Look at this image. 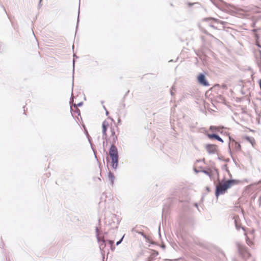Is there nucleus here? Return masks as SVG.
Instances as JSON below:
<instances>
[{
  "instance_id": "7c9ffc66",
  "label": "nucleus",
  "mask_w": 261,
  "mask_h": 261,
  "mask_svg": "<svg viewBox=\"0 0 261 261\" xmlns=\"http://www.w3.org/2000/svg\"><path fill=\"white\" fill-rule=\"evenodd\" d=\"M124 236H125V234H124V235L121 237V238L119 241H118L116 242V245L117 246H118L119 245H120V244L122 243V241H123V239H124Z\"/></svg>"
},
{
  "instance_id": "6e6d98bb",
  "label": "nucleus",
  "mask_w": 261,
  "mask_h": 261,
  "mask_svg": "<svg viewBox=\"0 0 261 261\" xmlns=\"http://www.w3.org/2000/svg\"><path fill=\"white\" fill-rule=\"evenodd\" d=\"M148 261H153V258L151 257H148Z\"/></svg>"
},
{
  "instance_id": "a18cd8bd",
  "label": "nucleus",
  "mask_w": 261,
  "mask_h": 261,
  "mask_svg": "<svg viewBox=\"0 0 261 261\" xmlns=\"http://www.w3.org/2000/svg\"><path fill=\"white\" fill-rule=\"evenodd\" d=\"M218 159L220 161H223L224 160V159H223V156H218Z\"/></svg>"
},
{
  "instance_id": "c756f323",
  "label": "nucleus",
  "mask_w": 261,
  "mask_h": 261,
  "mask_svg": "<svg viewBox=\"0 0 261 261\" xmlns=\"http://www.w3.org/2000/svg\"><path fill=\"white\" fill-rule=\"evenodd\" d=\"M139 234H140L144 238L146 239L147 242H149V238L144 234L143 232H139Z\"/></svg>"
},
{
  "instance_id": "0eeeda50",
  "label": "nucleus",
  "mask_w": 261,
  "mask_h": 261,
  "mask_svg": "<svg viewBox=\"0 0 261 261\" xmlns=\"http://www.w3.org/2000/svg\"><path fill=\"white\" fill-rule=\"evenodd\" d=\"M229 139L230 141L232 142V146L234 148V150L236 151H240L241 150V144L236 141L233 139H232L230 136L229 137Z\"/></svg>"
},
{
  "instance_id": "6e6552de",
  "label": "nucleus",
  "mask_w": 261,
  "mask_h": 261,
  "mask_svg": "<svg viewBox=\"0 0 261 261\" xmlns=\"http://www.w3.org/2000/svg\"><path fill=\"white\" fill-rule=\"evenodd\" d=\"M206 136L207 138L211 140H216L222 143L224 142L223 140L217 134H207Z\"/></svg>"
},
{
  "instance_id": "39448f33",
  "label": "nucleus",
  "mask_w": 261,
  "mask_h": 261,
  "mask_svg": "<svg viewBox=\"0 0 261 261\" xmlns=\"http://www.w3.org/2000/svg\"><path fill=\"white\" fill-rule=\"evenodd\" d=\"M205 149L209 154H214L218 151V146L213 144H207Z\"/></svg>"
},
{
  "instance_id": "c03bdc74",
  "label": "nucleus",
  "mask_w": 261,
  "mask_h": 261,
  "mask_svg": "<svg viewBox=\"0 0 261 261\" xmlns=\"http://www.w3.org/2000/svg\"><path fill=\"white\" fill-rule=\"evenodd\" d=\"M234 222H235V225H236V229L239 230L240 229L239 226L237 224L236 221H234Z\"/></svg>"
},
{
  "instance_id": "58836bf2",
  "label": "nucleus",
  "mask_w": 261,
  "mask_h": 261,
  "mask_svg": "<svg viewBox=\"0 0 261 261\" xmlns=\"http://www.w3.org/2000/svg\"><path fill=\"white\" fill-rule=\"evenodd\" d=\"M212 19H213V20H215V18H212V17H206V18H204L203 19V21H209L210 20H212Z\"/></svg>"
},
{
  "instance_id": "ddd939ff",
  "label": "nucleus",
  "mask_w": 261,
  "mask_h": 261,
  "mask_svg": "<svg viewBox=\"0 0 261 261\" xmlns=\"http://www.w3.org/2000/svg\"><path fill=\"white\" fill-rule=\"evenodd\" d=\"M108 178L109 180L111 181V184L112 186H113L114 184V180H115V175L113 172L111 171H109L108 174Z\"/></svg>"
},
{
  "instance_id": "a211bd4d",
  "label": "nucleus",
  "mask_w": 261,
  "mask_h": 261,
  "mask_svg": "<svg viewBox=\"0 0 261 261\" xmlns=\"http://www.w3.org/2000/svg\"><path fill=\"white\" fill-rule=\"evenodd\" d=\"M107 197V193L105 192H103L102 193V196L100 197V201L99 202V204H100L102 203L103 200L105 202L106 201V198Z\"/></svg>"
},
{
  "instance_id": "473e14b6",
  "label": "nucleus",
  "mask_w": 261,
  "mask_h": 261,
  "mask_svg": "<svg viewBox=\"0 0 261 261\" xmlns=\"http://www.w3.org/2000/svg\"><path fill=\"white\" fill-rule=\"evenodd\" d=\"M214 174H216V175H217V177L219 178V170L217 168H214Z\"/></svg>"
},
{
  "instance_id": "774afa93",
  "label": "nucleus",
  "mask_w": 261,
  "mask_h": 261,
  "mask_svg": "<svg viewBox=\"0 0 261 261\" xmlns=\"http://www.w3.org/2000/svg\"><path fill=\"white\" fill-rule=\"evenodd\" d=\"M103 109L105 110V111H106V110H107L106 108L105 107V106H103Z\"/></svg>"
},
{
  "instance_id": "dca6fc26",
  "label": "nucleus",
  "mask_w": 261,
  "mask_h": 261,
  "mask_svg": "<svg viewBox=\"0 0 261 261\" xmlns=\"http://www.w3.org/2000/svg\"><path fill=\"white\" fill-rule=\"evenodd\" d=\"M79 57L76 56L75 55H73V74L74 73V67H75V58L77 59ZM74 85V76H72V86L73 87Z\"/></svg>"
},
{
  "instance_id": "7ed1b4c3",
  "label": "nucleus",
  "mask_w": 261,
  "mask_h": 261,
  "mask_svg": "<svg viewBox=\"0 0 261 261\" xmlns=\"http://www.w3.org/2000/svg\"><path fill=\"white\" fill-rule=\"evenodd\" d=\"M236 246L238 253L243 259L246 260L250 257L251 254L249 252L247 247L239 242L236 243Z\"/></svg>"
},
{
  "instance_id": "bb28decb",
  "label": "nucleus",
  "mask_w": 261,
  "mask_h": 261,
  "mask_svg": "<svg viewBox=\"0 0 261 261\" xmlns=\"http://www.w3.org/2000/svg\"><path fill=\"white\" fill-rule=\"evenodd\" d=\"M209 129H210V130L213 131V132L219 131L218 127L216 126H213V125L211 126L209 128Z\"/></svg>"
},
{
  "instance_id": "de8ad7c7",
  "label": "nucleus",
  "mask_w": 261,
  "mask_h": 261,
  "mask_svg": "<svg viewBox=\"0 0 261 261\" xmlns=\"http://www.w3.org/2000/svg\"><path fill=\"white\" fill-rule=\"evenodd\" d=\"M171 90H173V91H175V86H172V87H171Z\"/></svg>"
},
{
  "instance_id": "ea45409f",
  "label": "nucleus",
  "mask_w": 261,
  "mask_h": 261,
  "mask_svg": "<svg viewBox=\"0 0 261 261\" xmlns=\"http://www.w3.org/2000/svg\"><path fill=\"white\" fill-rule=\"evenodd\" d=\"M87 138H88V141H89V143L90 144L91 143H92V141H91L92 138H91V137L89 135H88V134L87 135Z\"/></svg>"
},
{
  "instance_id": "423d86ee",
  "label": "nucleus",
  "mask_w": 261,
  "mask_h": 261,
  "mask_svg": "<svg viewBox=\"0 0 261 261\" xmlns=\"http://www.w3.org/2000/svg\"><path fill=\"white\" fill-rule=\"evenodd\" d=\"M106 243H108L110 245L114 244V240L103 239L99 243V247L100 250H102L106 246Z\"/></svg>"
},
{
  "instance_id": "5fc2aeb1",
  "label": "nucleus",
  "mask_w": 261,
  "mask_h": 261,
  "mask_svg": "<svg viewBox=\"0 0 261 261\" xmlns=\"http://www.w3.org/2000/svg\"><path fill=\"white\" fill-rule=\"evenodd\" d=\"M258 83H259V87H260V90H261V79L259 80Z\"/></svg>"
},
{
  "instance_id": "a19ab883",
  "label": "nucleus",
  "mask_w": 261,
  "mask_h": 261,
  "mask_svg": "<svg viewBox=\"0 0 261 261\" xmlns=\"http://www.w3.org/2000/svg\"><path fill=\"white\" fill-rule=\"evenodd\" d=\"M110 249L112 251H114L115 249V246L114 244L110 245Z\"/></svg>"
},
{
  "instance_id": "8fccbe9b",
  "label": "nucleus",
  "mask_w": 261,
  "mask_h": 261,
  "mask_svg": "<svg viewBox=\"0 0 261 261\" xmlns=\"http://www.w3.org/2000/svg\"><path fill=\"white\" fill-rule=\"evenodd\" d=\"M206 190L207 191V192H210L211 190H210V188L209 187H206Z\"/></svg>"
},
{
  "instance_id": "20e7f679",
  "label": "nucleus",
  "mask_w": 261,
  "mask_h": 261,
  "mask_svg": "<svg viewBox=\"0 0 261 261\" xmlns=\"http://www.w3.org/2000/svg\"><path fill=\"white\" fill-rule=\"evenodd\" d=\"M197 80L198 83L203 86L207 87L210 85L205 73H200L197 76Z\"/></svg>"
},
{
  "instance_id": "9b49d317",
  "label": "nucleus",
  "mask_w": 261,
  "mask_h": 261,
  "mask_svg": "<svg viewBox=\"0 0 261 261\" xmlns=\"http://www.w3.org/2000/svg\"><path fill=\"white\" fill-rule=\"evenodd\" d=\"M196 54L200 58L201 60H206L207 56L204 49H202L201 50H198L196 52Z\"/></svg>"
},
{
  "instance_id": "864d4df0",
  "label": "nucleus",
  "mask_w": 261,
  "mask_h": 261,
  "mask_svg": "<svg viewBox=\"0 0 261 261\" xmlns=\"http://www.w3.org/2000/svg\"><path fill=\"white\" fill-rule=\"evenodd\" d=\"M194 206L197 207V208H198V203H194ZM199 210V209H198Z\"/></svg>"
},
{
  "instance_id": "e433bc0d",
  "label": "nucleus",
  "mask_w": 261,
  "mask_h": 261,
  "mask_svg": "<svg viewBox=\"0 0 261 261\" xmlns=\"http://www.w3.org/2000/svg\"><path fill=\"white\" fill-rule=\"evenodd\" d=\"M107 129H102V139H104V136H107Z\"/></svg>"
},
{
  "instance_id": "13d9d810",
  "label": "nucleus",
  "mask_w": 261,
  "mask_h": 261,
  "mask_svg": "<svg viewBox=\"0 0 261 261\" xmlns=\"http://www.w3.org/2000/svg\"><path fill=\"white\" fill-rule=\"evenodd\" d=\"M210 27H211V28H215V27H214V25L212 24H210Z\"/></svg>"
},
{
  "instance_id": "69168bd1",
  "label": "nucleus",
  "mask_w": 261,
  "mask_h": 261,
  "mask_svg": "<svg viewBox=\"0 0 261 261\" xmlns=\"http://www.w3.org/2000/svg\"><path fill=\"white\" fill-rule=\"evenodd\" d=\"M194 171H195V172H196V173H198V172H199V171L197 170H196V169H194Z\"/></svg>"
},
{
  "instance_id": "603ef678",
  "label": "nucleus",
  "mask_w": 261,
  "mask_h": 261,
  "mask_svg": "<svg viewBox=\"0 0 261 261\" xmlns=\"http://www.w3.org/2000/svg\"><path fill=\"white\" fill-rule=\"evenodd\" d=\"M223 161H224L225 162H229L230 161V160H229V159H224Z\"/></svg>"
},
{
  "instance_id": "cd10ccee",
  "label": "nucleus",
  "mask_w": 261,
  "mask_h": 261,
  "mask_svg": "<svg viewBox=\"0 0 261 261\" xmlns=\"http://www.w3.org/2000/svg\"><path fill=\"white\" fill-rule=\"evenodd\" d=\"M222 169H224V170H225L227 172H228V174H229V176H230V177H231V174L230 173V172H229V169H228V167H227V165L226 164H225V165H224L223 166V167H222Z\"/></svg>"
},
{
  "instance_id": "3c124183",
  "label": "nucleus",
  "mask_w": 261,
  "mask_h": 261,
  "mask_svg": "<svg viewBox=\"0 0 261 261\" xmlns=\"http://www.w3.org/2000/svg\"><path fill=\"white\" fill-rule=\"evenodd\" d=\"M121 122V120L120 119V118L119 117L118 119V124H120Z\"/></svg>"
},
{
  "instance_id": "49530a36",
  "label": "nucleus",
  "mask_w": 261,
  "mask_h": 261,
  "mask_svg": "<svg viewBox=\"0 0 261 261\" xmlns=\"http://www.w3.org/2000/svg\"><path fill=\"white\" fill-rule=\"evenodd\" d=\"M170 94H171L172 96H173L174 95V94H175L174 91H173V90H170Z\"/></svg>"
},
{
  "instance_id": "79ce46f5",
  "label": "nucleus",
  "mask_w": 261,
  "mask_h": 261,
  "mask_svg": "<svg viewBox=\"0 0 261 261\" xmlns=\"http://www.w3.org/2000/svg\"><path fill=\"white\" fill-rule=\"evenodd\" d=\"M158 233H159V236L160 238H161V226H160V224L159 225V228H158Z\"/></svg>"
},
{
  "instance_id": "a878e982",
  "label": "nucleus",
  "mask_w": 261,
  "mask_h": 261,
  "mask_svg": "<svg viewBox=\"0 0 261 261\" xmlns=\"http://www.w3.org/2000/svg\"><path fill=\"white\" fill-rule=\"evenodd\" d=\"M70 112H71V114L72 115V113L73 112V110H72L71 107H70ZM74 112L76 113L79 116H80V114H81L80 110L79 109H77V108L75 109V110L74 111Z\"/></svg>"
},
{
  "instance_id": "f3484780",
  "label": "nucleus",
  "mask_w": 261,
  "mask_h": 261,
  "mask_svg": "<svg viewBox=\"0 0 261 261\" xmlns=\"http://www.w3.org/2000/svg\"><path fill=\"white\" fill-rule=\"evenodd\" d=\"M256 60L257 64L261 71V51H259V57Z\"/></svg>"
},
{
  "instance_id": "b1692460",
  "label": "nucleus",
  "mask_w": 261,
  "mask_h": 261,
  "mask_svg": "<svg viewBox=\"0 0 261 261\" xmlns=\"http://www.w3.org/2000/svg\"><path fill=\"white\" fill-rule=\"evenodd\" d=\"M80 2L79 3V11H78V16L77 18V22L76 25V32L77 31V29L78 28L79 23L80 22Z\"/></svg>"
},
{
  "instance_id": "1a4fd4ad",
  "label": "nucleus",
  "mask_w": 261,
  "mask_h": 261,
  "mask_svg": "<svg viewBox=\"0 0 261 261\" xmlns=\"http://www.w3.org/2000/svg\"><path fill=\"white\" fill-rule=\"evenodd\" d=\"M226 192V191L224 190V189L222 187V186H217L216 187L215 194L217 198H218L220 195L224 194Z\"/></svg>"
},
{
  "instance_id": "393cba45",
  "label": "nucleus",
  "mask_w": 261,
  "mask_h": 261,
  "mask_svg": "<svg viewBox=\"0 0 261 261\" xmlns=\"http://www.w3.org/2000/svg\"><path fill=\"white\" fill-rule=\"evenodd\" d=\"M201 172L204 173L205 174L207 175L210 177L211 179H212V173H210L208 171L206 170H201Z\"/></svg>"
},
{
  "instance_id": "9d476101",
  "label": "nucleus",
  "mask_w": 261,
  "mask_h": 261,
  "mask_svg": "<svg viewBox=\"0 0 261 261\" xmlns=\"http://www.w3.org/2000/svg\"><path fill=\"white\" fill-rule=\"evenodd\" d=\"M110 130H111V137L112 138V144L111 145H115V144L116 143V142L118 140V137L117 136V135L115 134V128L114 127H112L111 126L110 127Z\"/></svg>"
},
{
  "instance_id": "052dcab7",
  "label": "nucleus",
  "mask_w": 261,
  "mask_h": 261,
  "mask_svg": "<svg viewBox=\"0 0 261 261\" xmlns=\"http://www.w3.org/2000/svg\"><path fill=\"white\" fill-rule=\"evenodd\" d=\"M256 45L258 47L261 48V45H260L259 44H256Z\"/></svg>"
},
{
  "instance_id": "aec40b11",
  "label": "nucleus",
  "mask_w": 261,
  "mask_h": 261,
  "mask_svg": "<svg viewBox=\"0 0 261 261\" xmlns=\"http://www.w3.org/2000/svg\"><path fill=\"white\" fill-rule=\"evenodd\" d=\"M170 205H165L164 207L163 208L162 210V217H163V215H164L166 213H167V211L169 209Z\"/></svg>"
},
{
  "instance_id": "f704fd0d",
  "label": "nucleus",
  "mask_w": 261,
  "mask_h": 261,
  "mask_svg": "<svg viewBox=\"0 0 261 261\" xmlns=\"http://www.w3.org/2000/svg\"><path fill=\"white\" fill-rule=\"evenodd\" d=\"M83 105V102L82 101H81L80 102H79L77 104H74V107H82Z\"/></svg>"
},
{
  "instance_id": "4be33fe9",
  "label": "nucleus",
  "mask_w": 261,
  "mask_h": 261,
  "mask_svg": "<svg viewBox=\"0 0 261 261\" xmlns=\"http://www.w3.org/2000/svg\"><path fill=\"white\" fill-rule=\"evenodd\" d=\"M95 233H96V237L97 239V241L98 243H100V242L101 241V240H100V237L99 234L98 229L97 227H95Z\"/></svg>"
},
{
  "instance_id": "680f3d73",
  "label": "nucleus",
  "mask_w": 261,
  "mask_h": 261,
  "mask_svg": "<svg viewBox=\"0 0 261 261\" xmlns=\"http://www.w3.org/2000/svg\"><path fill=\"white\" fill-rule=\"evenodd\" d=\"M106 114L107 115H108L109 114V112L107 110L106 111Z\"/></svg>"
},
{
  "instance_id": "4c0bfd02",
  "label": "nucleus",
  "mask_w": 261,
  "mask_h": 261,
  "mask_svg": "<svg viewBox=\"0 0 261 261\" xmlns=\"http://www.w3.org/2000/svg\"><path fill=\"white\" fill-rule=\"evenodd\" d=\"M4 51V45L2 43H0V53Z\"/></svg>"
},
{
  "instance_id": "4468645a",
  "label": "nucleus",
  "mask_w": 261,
  "mask_h": 261,
  "mask_svg": "<svg viewBox=\"0 0 261 261\" xmlns=\"http://www.w3.org/2000/svg\"><path fill=\"white\" fill-rule=\"evenodd\" d=\"M222 187L224 189V190H225V191H227V190L231 186L230 183H229L228 180L227 179L225 182H224L222 184Z\"/></svg>"
},
{
  "instance_id": "37998d69",
  "label": "nucleus",
  "mask_w": 261,
  "mask_h": 261,
  "mask_svg": "<svg viewBox=\"0 0 261 261\" xmlns=\"http://www.w3.org/2000/svg\"><path fill=\"white\" fill-rule=\"evenodd\" d=\"M129 90H127V91L125 93V94H124L123 97V100H124L126 96L127 95V94L129 93Z\"/></svg>"
},
{
  "instance_id": "0e129e2a",
  "label": "nucleus",
  "mask_w": 261,
  "mask_h": 261,
  "mask_svg": "<svg viewBox=\"0 0 261 261\" xmlns=\"http://www.w3.org/2000/svg\"><path fill=\"white\" fill-rule=\"evenodd\" d=\"M165 260L166 261H173V260L169 259H166Z\"/></svg>"
},
{
  "instance_id": "e2e57ef3",
  "label": "nucleus",
  "mask_w": 261,
  "mask_h": 261,
  "mask_svg": "<svg viewBox=\"0 0 261 261\" xmlns=\"http://www.w3.org/2000/svg\"><path fill=\"white\" fill-rule=\"evenodd\" d=\"M213 4H214L215 5H216V4H215V3L214 2V1L213 0H210Z\"/></svg>"
},
{
  "instance_id": "2f4dec72",
  "label": "nucleus",
  "mask_w": 261,
  "mask_h": 261,
  "mask_svg": "<svg viewBox=\"0 0 261 261\" xmlns=\"http://www.w3.org/2000/svg\"><path fill=\"white\" fill-rule=\"evenodd\" d=\"M224 4L229 9L230 8H234V6L231 4H227L225 2H223Z\"/></svg>"
},
{
  "instance_id": "f257e3e1",
  "label": "nucleus",
  "mask_w": 261,
  "mask_h": 261,
  "mask_svg": "<svg viewBox=\"0 0 261 261\" xmlns=\"http://www.w3.org/2000/svg\"><path fill=\"white\" fill-rule=\"evenodd\" d=\"M109 156L111 160V165L112 168L116 171L119 165V154L118 150L115 145H111L109 150Z\"/></svg>"
},
{
  "instance_id": "f03ea898",
  "label": "nucleus",
  "mask_w": 261,
  "mask_h": 261,
  "mask_svg": "<svg viewBox=\"0 0 261 261\" xmlns=\"http://www.w3.org/2000/svg\"><path fill=\"white\" fill-rule=\"evenodd\" d=\"M120 220L116 214H111L110 216L105 218L106 224L111 226L112 228L117 229Z\"/></svg>"
},
{
  "instance_id": "c9c22d12",
  "label": "nucleus",
  "mask_w": 261,
  "mask_h": 261,
  "mask_svg": "<svg viewBox=\"0 0 261 261\" xmlns=\"http://www.w3.org/2000/svg\"><path fill=\"white\" fill-rule=\"evenodd\" d=\"M228 149H229V153H230L231 158H232L233 160L234 161V159L233 158V156H232V151L230 149V143H229V144H228Z\"/></svg>"
},
{
  "instance_id": "f8f14e48",
  "label": "nucleus",
  "mask_w": 261,
  "mask_h": 261,
  "mask_svg": "<svg viewBox=\"0 0 261 261\" xmlns=\"http://www.w3.org/2000/svg\"><path fill=\"white\" fill-rule=\"evenodd\" d=\"M244 139H245L247 141L249 142L253 147H254V146L255 145V140L254 138L248 136H245L244 137Z\"/></svg>"
},
{
  "instance_id": "bf43d9fd",
  "label": "nucleus",
  "mask_w": 261,
  "mask_h": 261,
  "mask_svg": "<svg viewBox=\"0 0 261 261\" xmlns=\"http://www.w3.org/2000/svg\"><path fill=\"white\" fill-rule=\"evenodd\" d=\"M122 105V106H123V108H125V103L124 102V101H123Z\"/></svg>"
},
{
  "instance_id": "412c9836",
  "label": "nucleus",
  "mask_w": 261,
  "mask_h": 261,
  "mask_svg": "<svg viewBox=\"0 0 261 261\" xmlns=\"http://www.w3.org/2000/svg\"><path fill=\"white\" fill-rule=\"evenodd\" d=\"M159 255L158 251L156 250H153V252L150 254L149 257L153 258V260L154 259V257Z\"/></svg>"
},
{
  "instance_id": "4d7b16f0",
  "label": "nucleus",
  "mask_w": 261,
  "mask_h": 261,
  "mask_svg": "<svg viewBox=\"0 0 261 261\" xmlns=\"http://www.w3.org/2000/svg\"><path fill=\"white\" fill-rule=\"evenodd\" d=\"M104 139V140H106V141H107V140H108L107 136H104V139Z\"/></svg>"
},
{
  "instance_id": "5701e85b",
  "label": "nucleus",
  "mask_w": 261,
  "mask_h": 261,
  "mask_svg": "<svg viewBox=\"0 0 261 261\" xmlns=\"http://www.w3.org/2000/svg\"><path fill=\"white\" fill-rule=\"evenodd\" d=\"M109 126V123L106 120L103 121L102 123V129H107Z\"/></svg>"
},
{
  "instance_id": "6ab92c4d",
  "label": "nucleus",
  "mask_w": 261,
  "mask_h": 261,
  "mask_svg": "<svg viewBox=\"0 0 261 261\" xmlns=\"http://www.w3.org/2000/svg\"><path fill=\"white\" fill-rule=\"evenodd\" d=\"M90 145L91 148V149H92V151L93 152V153H94V157H95V159L96 160H98L97 156H96V150L95 148H94V144L92 143H91L90 144Z\"/></svg>"
},
{
  "instance_id": "338daca9",
  "label": "nucleus",
  "mask_w": 261,
  "mask_h": 261,
  "mask_svg": "<svg viewBox=\"0 0 261 261\" xmlns=\"http://www.w3.org/2000/svg\"><path fill=\"white\" fill-rule=\"evenodd\" d=\"M162 247L163 248H165V245H163Z\"/></svg>"
},
{
  "instance_id": "c85d7f7f",
  "label": "nucleus",
  "mask_w": 261,
  "mask_h": 261,
  "mask_svg": "<svg viewBox=\"0 0 261 261\" xmlns=\"http://www.w3.org/2000/svg\"><path fill=\"white\" fill-rule=\"evenodd\" d=\"M194 5H196L197 6H200V4L199 3H190V2H189L188 3V6L189 7H191L192 6H194Z\"/></svg>"
},
{
  "instance_id": "2eb2a0df",
  "label": "nucleus",
  "mask_w": 261,
  "mask_h": 261,
  "mask_svg": "<svg viewBox=\"0 0 261 261\" xmlns=\"http://www.w3.org/2000/svg\"><path fill=\"white\" fill-rule=\"evenodd\" d=\"M229 183H230L231 186L233 185H238L240 183V180L236 179H228Z\"/></svg>"
},
{
  "instance_id": "72a5a7b5",
  "label": "nucleus",
  "mask_w": 261,
  "mask_h": 261,
  "mask_svg": "<svg viewBox=\"0 0 261 261\" xmlns=\"http://www.w3.org/2000/svg\"><path fill=\"white\" fill-rule=\"evenodd\" d=\"M101 236H100V240H103V239H106L105 238H106V236L107 235V232L101 233Z\"/></svg>"
},
{
  "instance_id": "09e8293b",
  "label": "nucleus",
  "mask_w": 261,
  "mask_h": 261,
  "mask_svg": "<svg viewBox=\"0 0 261 261\" xmlns=\"http://www.w3.org/2000/svg\"><path fill=\"white\" fill-rule=\"evenodd\" d=\"M42 0H40L39 1V4H38V7L39 8H40L41 7V2H42Z\"/></svg>"
}]
</instances>
